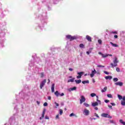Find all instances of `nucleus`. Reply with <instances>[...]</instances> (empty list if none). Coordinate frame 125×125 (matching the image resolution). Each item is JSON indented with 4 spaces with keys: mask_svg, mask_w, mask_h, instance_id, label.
Wrapping results in <instances>:
<instances>
[{
    "mask_svg": "<svg viewBox=\"0 0 125 125\" xmlns=\"http://www.w3.org/2000/svg\"><path fill=\"white\" fill-rule=\"evenodd\" d=\"M48 83H50V80L48 79Z\"/></svg>",
    "mask_w": 125,
    "mask_h": 125,
    "instance_id": "56",
    "label": "nucleus"
},
{
    "mask_svg": "<svg viewBox=\"0 0 125 125\" xmlns=\"http://www.w3.org/2000/svg\"><path fill=\"white\" fill-rule=\"evenodd\" d=\"M42 117H40V120H42Z\"/></svg>",
    "mask_w": 125,
    "mask_h": 125,
    "instance_id": "59",
    "label": "nucleus"
},
{
    "mask_svg": "<svg viewBox=\"0 0 125 125\" xmlns=\"http://www.w3.org/2000/svg\"><path fill=\"white\" fill-rule=\"evenodd\" d=\"M93 83H95V80H93Z\"/></svg>",
    "mask_w": 125,
    "mask_h": 125,
    "instance_id": "58",
    "label": "nucleus"
},
{
    "mask_svg": "<svg viewBox=\"0 0 125 125\" xmlns=\"http://www.w3.org/2000/svg\"><path fill=\"white\" fill-rule=\"evenodd\" d=\"M46 83V79H44L40 83V87L41 89H42V87L44 86V85Z\"/></svg>",
    "mask_w": 125,
    "mask_h": 125,
    "instance_id": "3",
    "label": "nucleus"
},
{
    "mask_svg": "<svg viewBox=\"0 0 125 125\" xmlns=\"http://www.w3.org/2000/svg\"><path fill=\"white\" fill-rule=\"evenodd\" d=\"M56 105L57 107H58V106H59V104L56 103Z\"/></svg>",
    "mask_w": 125,
    "mask_h": 125,
    "instance_id": "54",
    "label": "nucleus"
},
{
    "mask_svg": "<svg viewBox=\"0 0 125 125\" xmlns=\"http://www.w3.org/2000/svg\"><path fill=\"white\" fill-rule=\"evenodd\" d=\"M95 117H97V118H99V116H98V114L97 113H95Z\"/></svg>",
    "mask_w": 125,
    "mask_h": 125,
    "instance_id": "45",
    "label": "nucleus"
},
{
    "mask_svg": "<svg viewBox=\"0 0 125 125\" xmlns=\"http://www.w3.org/2000/svg\"><path fill=\"white\" fill-rule=\"evenodd\" d=\"M37 103L38 104H40V102H39L38 101H37Z\"/></svg>",
    "mask_w": 125,
    "mask_h": 125,
    "instance_id": "61",
    "label": "nucleus"
},
{
    "mask_svg": "<svg viewBox=\"0 0 125 125\" xmlns=\"http://www.w3.org/2000/svg\"><path fill=\"white\" fill-rule=\"evenodd\" d=\"M48 100H51V97L50 96L48 97Z\"/></svg>",
    "mask_w": 125,
    "mask_h": 125,
    "instance_id": "47",
    "label": "nucleus"
},
{
    "mask_svg": "<svg viewBox=\"0 0 125 125\" xmlns=\"http://www.w3.org/2000/svg\"><path fill=\"white\" fill-rule=\"evenodd\" d=\"M75 82L76 83H77V84H79V83H82V80H75Z\"/></svg>",
    "mask_w": 125,
    "mask_h": 125,
    "instance_id": "17",
    "label": "nucleus"
},
{
    "mask_svg": "<svg viewBox=\"0 0 125 125\" xmlns=\"http://www.w3.org/2000/svg\"><path fill=\"white\" fill-rule=\"evenodd\" d=\"M55 95H56L57 96V97H58V96H59V95H60V93H59V92H58V91H56L55 92Z\"/></svg>",
    "mask_w": 125,
    "mask_h": 125,
    "instance_id": "21",
    "label": "nucleus"
},
{
    "mask_svg": "<svg viewBox=\"0 0 125 125\" xmlns=\"http://www.w3.org/2000/svg\"><path fill=\"white\" fill-rule=\"evenodd\" d=\"M80 101V104H83V102H85V98L84 97V96H81Z\"/></svg>",
    "mask_w": 125,
    "mask_h": 125,
    "instance_id": "4",
    "label": "nucleus"
},
{
    "mask_svg": "<svg viewBox=\"0 0 125 125\" xmlns=\"http://www.w3.org/2000/svg\"><path fill=\"white\" fill-rule=\"evenodd\" d=\"M45 120H49V117H48V116H47V115H46L45 116Z\"/></svg>",
    "mask_w": 125,
    "mask_h": 125,
    "instance_id": "40",
    "label": "nucleus"
},
{
    "mask_svg": "<svg viewBox=\"0 0 125 125\" xmlns=\"http://www.w3.org/2000/svg\"><path fill=\"white\" fill-rule=\"evenodd\" d=\"M107 87H104L103 89L102 90V92H105V91H107Z\"/></svg>",
    "mask_w": 125,
    "mask_h": 125,
    "instance_id": "22",
    "label": "nucleus"
},
{
    "mask_svg": "<svg viewBox=\"0 0 125 125\" xmlns=\"http://www.w3.org/2000/svg\"><path fill=\"white\" fill-rule=\"evenodd\" d=\"M94 109H95V110H96V111H97V110H98V107H95Z\"/></svg>",
    "mask_w": 125,
    "mask_h": 125,
    "instance_id": "48",
    "label": "nucleus"
},
{
    "mask_svg": "<svg viewBox=\"0 0 125 125\" xmlns=\"http://www.w3.org/2000/svg\"><path fill=\"white\" fill-rule=\"evenodd\" d=\"M107 97L109 98H113V96H112L111 94H107Z\"/></svg>",
    "mask_w": 125,
    "mask_h": 125,
    "instance_id": "30",
    "label": "nucleus"
},
{
    "mask_svg": "<svg viewBox=\"0 0 125 125\" xmlns=\"http://www.w3.org/2000/svg\"><path fill=\"white\" fill-rule=\"evenodd\" d=\"M86 54H87V55H89V51H87L86 52Z\"/></svg>",
    "mask_w": 125,
    "mask_h": 125,
    "instance_id": "52",
    "label": "nucleus"
},
{
    "mask_svg": "<svg viewBox=\"0 0 125 125\" xmlns=\"http://www.w3.org/2000/svg\"><path fill=\"white\" fill-rule=\"evenodd\" d=\"M92 106H93V107H95V106H98V103L97 102H96L95 103L92 104Z\"/></svg>",
    "mask_w": 125,
    "mask_h": 125,
    "instance_id": "15",
    "label": "nucleus"
},
{
    "mask_svg": "<svg viewBox=\"0 0 125 125\" xmlns=\"http://www.w3.org/2000/svg\"><path fill=\"white\" fill-rule=\"evenodd\" d=\"M84 113L85 116H88L89 115V110L85 109H84Z\"/></svg>",
    "mask_w": 125,
    "mask_h": 125,
    "instance_id": "10",
    "label": "nucleus"
},
{
    "mask_svg": "<svg viewBox=\"0 0 125 125\" xmlns=\"http://www.w3.org/2000/svg\"><path fill=\"white\" fill-rule=\"evenodd\" d=\"M110 123H111V124L113 123H114V121L113 120H111L110 121Z\"/></svg>",
    "mask_w": 125,
    "mask_h": 125,
    "instance_id": "53",
    "label": "nucleus"
},
{
    "mask_svg": "<svg viewBox=\"0 0 125 125\" xmlns=\"http://www.w3.org/2000/svg\"><path fill=\"white\" fill-rule=\"evenodd\" d=\"M90 96H91V97H94V96H96V94L94 93H92L90 94Z\"/></svg>",
    "mask_w": 125,
    "mask_h": 125,
    "instance_id": "26",
    "label": "nucleus"
},
{
    "mask_svg": "<svg viewBox=\"0 0 125 125\" xmlns=\"http://www.w3.org/2000/svg\"><path fill=\"white\" fill-rule=\"evenodd\" d=\"M69 71H73V69L72 68H69Z\"/></svg>",
    "mask_w": 125,
    "mask_h": 125,
    "instance_id": "55",
    "label": "nucleus"
},
{
    "mask_svg": "<svg viewBox=\"0 0 125 125\" xmlns=\"http://www.w3.org/2000/svg\"><path fill=\"white\" fill-rule=\"evenodd\" d=\"M113 63H110L111 68H114V67H117L118 66V63H119V61H118V58L117 57L115 58V60L113 61Z\"/></svg>",
    "mask_w": 125,
    "mask_h": 125,
    "instance_id": "1",
    "label": "nucleus"
},
{
    "mask_svg": "<svg viewBox=\"0 0 125 125\" xmlns=\"http://www.w3.org/2000/svg\"><path fill=\"white\" fill-rule=\"evenodd\" d=\"M118 97L119 100H122V99H123V96H122L120 95H118Z\"/></svg>",
    "mask_w": 125,
    "mask_h": 125,
    "instance_id": "25",
    "label": "nucleus"
},
{
    "mask_svg": "<svg viewBox=\"0 0 125 125\" xmlns=\"http://www.w3.org/2000/svg\"><path fill=\"white\" fill-rule=\"evenodd\" d=\"M102 117H103L104 118H112L111 117H110V115H109V114H106V113H103L101 115Z\"/></svg>",
    "mask_w": 125,
    "mask_h": 125,
    "instance_id": "6",
    "label": "nucleus"
},
{
    "mask_svg": "<svg viewBox=\"0 0 125 125\" xmlns=\"http://www.w3.org/2000/svg\"><path fill=\"white\" fill-rule=\"evenodd\" d=\"M121 105L125 106V96L123 97V100H121Z\"/></svg>",
    "mask_w": 125,
    "mask_h": 125,
    "instance_id": "8",
    "label": "nucleus"
},
{
    "mask_svg": "<svg viewBox=\"0 0 125 125\" xmlns=\"http://www.w3.org/2000/svg\"><path fill=\"white\" fill-rule=\"evenodd\" d=\"M104 78L105 79V80H112V76H105Z\"/></svg>",
    "mask_w": 125,
    "mask_h": 125,
    "instance_id": "14",
    "label": "nucleus"
},
{
    "mask_svg": "<svg viewBox=\"0 0 125 125\" xmlns=\"http://www.w3.org/2000/svg\"><path fill=\"white\" fill-rule=\"evenodd\" d=\"M75 116V117H77V116H76V115H75V114H74V113H72L71 114H70L69 115V117H73V116Z\"/></svg>",
    "mask_w": 125,
    "mask_h": 125,
    "instance_id": "31",
    "label": "nucleus"
},
{
    "mask_svg": "<svg viewBox=\"0 0 125 125\" xmlns=\"http://www.w3.org/2000/svg\"><path fill=\"white\" fill-rule=\"evenodd\" d=\"M43 106H44V107L47 106V103H46V102L44 103L43 104Z\"/></svg>",
    "mask_w": 125,
    "mask_h": 125,
    "instance_id": "41",
    "label": "nucleus"
},
{
    "mask_svg": "<svg viewBox=\"0 0 125 125\" xmlns=\"http://www.w3.org/2000/svg\"><path fill=\"white\" fill-rule=\"evenodd\" d=\"M116 71H117V72H120V68L119 67H117Z\"/></svg>",
    "mask_w": 125,
    "mask_h": 125,
    "instance_id": "44",
    "label": "nucleus"
},
{
    "mask_svg": "<svg viewBox=\"0 0 125 125\" xmlns=\"http://www.w3.org/2000/svg\"><path fill=\"white\" fill-rule=\"evenodd\" d=\"M78 75H79L77 76V79H81L82 78V76H83V72H78Z\"/></svg>",
    "mask_w": 125,
    "mask_h": 125,
    "instance_id": "7",
    "label": "nucleus"
},
{
    "mask_svg": "<svg viewBox=\"0 0 125 125\" xmlns=\"http://www.w3.org/2000/svg\"><path fill=\"white\" fill-rule=\"evenodd\" d=\"M104 102H105V103H108V102H110V101L108 100H104Z\"/></svg>",
    "mask_w": 125,
    "mask_h": 125,
    "instance_id": "39",
    "label": "nucleus"
},
{
    "mask_svg": "<svg viewBox=\"0 0 125 125\" xmlns=\"http://www.w3.org/2000/svg\"><path fill=\"white\" fill-rule=\"evenodd\" d=\"M45 111H46V109H43V111H42V118L43 119V118H44V114H45Z\"/></svg>",
    "mask_w": 125,
    "mask_h": 125,
    "instance_id": "16",
    "label": "nucleus"
},
{
    "mask_svg": "<svg viewBox=\"0 0 125 125\" xmlns=\"http://www.w3.org/2000/svg\"><path fill=\"white\" fill-rule=\"evenodd\" d=\"M92 120H96V118H92Z\"/></svg>",
    "mask_w": 125,
    "mask_h": 125,
    "instance_id": "62",
    "label": "nucleus"
},
{
    "mask_svg": "<svg viewBox=\"0 0 125 125\" xmlns=\"http://www.w3.org/2000/svg\"><path fill=\"white\" fill-rule=\"evenodd\" d=\"M108 56H110L111 57V56H113V55L112 54H107V57Z\"/></svg>",
    "mask_w": 125,
    "mask_h": 125,
    "instance_id": "51",
    "label": "nucleus"
},
{
    "mask_svg": "<svg viewBox=\"0 0 125 125\" xmlns=\"http://www.w3.org/2000/svg\"><path fill=\"white\" fill-rule=\"evenodd\" d=\"M108 107L110 108V109H112V105H108Z\"/></svg>",
    "mask_w": 125,
    "mask_h": 125,
    "instance_id": "50",
    "label": "nucleus"
},
{
    "mask_svg": "<svg viewBox=\"0 0 125 125\" xmlns=\"http://www.w3.org/2000/svg\"><path fill=\"white\" fill-rule=\"evenodd\" d=\"M119 81V79L117 78H115L113 79V82L116 83V82H118Z\"/></svg>",
    "mask_w": 125,
    "mask_h": 125,
    "instance_id": "27",
    "label": "nucleus"
},
{
    "mask_svg": "<svg viewBox=\"0 0 125 125\" xmlns=\"http://www.w3.org/2000/svg\"><path fill=\"white\" fill-rule=\"evenodd\" d=\"M96 73V70H95V69L94 68V70L92 71V72L90 74L91 78H93V77H94V75H95Z\"/></svg>",
    "mask_w": 125,
    "mask_h": 125,
    "instance_id": "5",
    "label": "nucleus"
},
{
    "mask_svg": "<svg viewBox=\"0 0 125 125\" xmlns=\"http://www.w3.org/2000/svg\"><path fill=\"white\" fill-rule=\"evenodd\" d=\"M97 99H98V96H96Z\"/></svg>",
    "mask_w": 125,
    "mask_h": 125,
    "instance_id": "60",
    "label": "nucleus"
},
{
    "mask_svg": "<svg viewBox=\"0 0 125 125\" xmlns=\"http://www.w3.org/2000/svg\"><path fill=\"white\" fill-rule=\"evenodd\" d=\"M104 73L106 75H109V72L106 71H104Z\"/></svg>",
    "mask_w": 125,
    "mask_h": 125,
    "instance_id": "38",
    "label": "nucleus"
},
{
    "mask_svg": "<svg viewBox=\"0 0 125 125\" xmlns=\"http://www.w3.org/2000/svg\"><path fill=\"white\" fill-rule=\"evenodd\" d=\"M59 119V114L56 116V120H58Z\"/></svg>",
    "mask_w": 125,
    "mask_h": 125,
    "instance_id": "37",
    "label": "nucleus"
},
{
    "mask_svg": "<svg viewBox=\"0 0 125 125\" xmlns=\"http://www.w3.org/2000/svg\"><path fill=\"white\" fill-rule=\"evenodd\" d=\"M97 67H98L99 68H101V67H103V68H104V67H105V66L98 65H97Z\"/></svg>",
    "mask_w": 125,
    "mask_h": 125,
    "instance_id": "35",
    "label": "nucleus"
},
{
    "mask_svg": "<svg viewBox=\"0 0 125 125\" xmlns=\"http://www.w3.org/2000/svg\"><path fill=\"white\" fill-rule=\"evenodd\" d=\"M115 84H116V85H119V86H123L124 83H123V82H119L116 83Z\"/></svg>",
    "mask_w": 125,
    "mask_h": 125,
    "instance_id": "11",
    "label": "nucleus"
},
{
    "mask_svg": "<svg viewBox=\"0 0 125 125\" xmlns=\"http://www.w3.org/2000/svg\"><path fill=\"white\" fill-rule=\"evenodd\" d=\"M66 38V39L70 40V41H74V40H77V37L72 36L71 35H67Z\"/></svg>",
    "mask_w": 125,
    "mask_h": 125,
    "instance_id": "2",
    "label": "nucleus"
},
{
    "mask_svg": "<svg viewBox=\"0 0 125 125\" xmlns=\"http://www.w3.org/2000/svg\"><path fill=\"white\" fill-rule=\"evenodd\" d=\"M77 89V87H73L72 88H71V90H76Z\"/></svg>",
    "mask_w": 125,
    "mask_h": 125,
    "instance_id": "33",
    "label": "nucleus"
},
{
    "mask_svg": "<svg viewBox=\"0 0 125 125\" xmlns=\"http://www.w3.org/2000/svg\"><path fill=\"white\" fill-rule=\"evenodd\" d=\"M99 54H100V55H102L103 58H106V57H108L107 54H103L101 52H99Z\"/></svg>",
    "mask_w": 125,
    "mask_h": 125,
    "instance_id": "9",
    "label": "nucleus"
},
{
    "mask_svg": "<svg viewBox=\"0 0 125 125\" xmlns=\"http://www.w3.org/2000/svg\"><path fill=\"white\" fill-rule=\"evenodd\" d=\"M69 79H72V76H69Z\"/></svg>",
    "mask_w": 125,
    "mask_h": 125,
    "instance_id": "57",
    "label": "nucleus"
},
{
    "mask_svg": "<svg viewBox=\"0 0 125 125\" xmlns=\"http://www.w3.org/2000/svg\"><path fill=\"white\" fill-rule=\"evenodd\" d=\"M97 102L99 103V104L101 105V101H100V100H98V99H97Z\"/></svg>",
    "mask_w": 125,
    "mask_h": 125,
    "instance_id": "36",
    "label": "nucleus"
},
{
    "mask_svg": "<svg viewBox=\"0 0 125 125\" xmlns=\"http://www.w3.org/2000/svg\"><path fill=\"white\" fill-rule=\"evenodd\" d=\"M114 39H118V35H114Z\"/></svg>",
    "mask_w": 125,
    "mask_h": 125,
    "instance_id": "49",
    "label": "nucleus"
},
{
    "mask_svg": "<svg viewBox=\"0 0 125 125\" xmlns=\"http://www.w3.org/2000/svg\"><path fill=\"white\" fill-rule=\"evenodd\" d=\"M119 122H120V123L121 124H122V125H125V122H124V121H123L122 119H120V120H119Z\"/></svg>",
    "mask_w": 125,
    "mask_h": 125,
    "instance_id": "24",
    "label": "nucleus"
},
{
    "mask_svg": "<svg viewBox=\"0 0 125 125\" xmlns=\"http://www.w3.org/2000/svg\"><path fill=\"white\" fill-rule=\"evenodd\" d=\"M44 77L43 72L41 73V78H43Z\"/></svg>",
    "mask_w": 125,
    "mask_h": 125,
    "instance_id": "32",
    "label": "nucleus"
},
{
    "mask_svg": "<svg viewBox=\"0 0 125 125\" xmlns=\"http://www.w3.org/2000/svg\"><path fill=\"white\" fill-rule=\"evenodd\" d=\"M82 83H83V84H85V83H89V81L87 80L82 81Z\"/></svg>",
    "mask_w": 125,
    "mask_h": 125,
    "instance_id": "19",
    "label": "nucleus"
},
{
    "mask_svg": "<svg viewBox=\"0 0 125 125\" xmlns=\"http://www.w3.org/2000/svg\"><path fill=\"white\" fill-rule=\"evenodd\" d=\"M111 33V34H118V32H117V31H112Z\"/></svg>",
    "mask_w": 125,
    "mask_h": 125,
    "instance_id": "42",
    "label": "nucleus"
},
{
    "mask_svg": "<svg viewBox=\"0 0 125 125\" xmlns=\"http://www.w3.org/2000/svg\"><path fill=\"white\" fill-rule=\"evenodd\" d=\"M54 87H55V84H52L51 86V91L52 92H54Z\"/></svg>",
    "mask_w": 125,
    "mask_h": 125,
    "instance_id": "20",
    "label": "nucleus"
},
{
    "mask_svg": "<svg viewBox=\"0 0 125 125\" xmlns=\"http://www.w3.org/2000/svg\"><path fill=\"white\" fill-rule=\"evenodd\" d=\"M110 104L112 105V106H116V104L114 103H111Z\"/></svg>",
    "mask_w": 125,
    "mask_h": 125,
    "instance_id": "43",
    "label": "nucleus"
},
{
    "mask_svg": "<svg viewBox=\"0 0 125 125\" xmlns=\"http://www.w3.org/2000/svg\"><path fill=\"white\" fill-rule=\"evenodd\" d=\"M110 43L112 45V46H114V47H119V45L114 43L112 42H110Z\"/></svg>",
    "mask_w": 125,
    "mask_h": 125,
    "instance_id": "13",
    "label": "nucleus"
},
{
    "mask_svg": "<svg viewBox=\"0 0 125 125\" xmlns=\"http://www.w3.org/2000/svg\"><path fill=\"white\" fill-rule=\"evenodd\" d=\"M74 81H75V78H72L71 79H69L68 80V83H74Z\"/></svg>",
    "mask_w": 125,
    "mask_h": 125,
    "instance_id": "18",
    "label": "nucleus"
},
{
    "mask_svg": "<svg viewBox=\"0 0 125 125\" xmlns=\"http://www.w3.org/2000/svg\"><path fill=\"white\" fill-rule=\"evenodd\" d=\"M98 43H99V44H102V40H99L98 41Z\"/></svg>",
    "mask_w": 125,
    "mask_h": 125,
    "instance_id": "29",
    "label": "nucleus"
},
{
    "mask_svg": "<svg viewBox=\"0 0 125 125\" xmlns=\"http://www.w3.org/2000/svg\"><path fill=\"white\" fill-rule=\"evenodd\" d=\"M86 39L88 42H92L91 37H90V36L87 35L86 36Z\"/></svg>",
    "mask_w": 125,
    "mask_h": 125,
    "instance_id": "12",
    "label": "nucleus"
},
{
    "mask_svg": "<svg viewBox=\"0 0 125 125\" xmlns=\"http://www.w3.org/2000/svg\"><path fill=\"white\" fill-rule=\"evenodd\" d=\"M83 105H85V107H89V104H86V103H84Z\"/></svg>",
    "mask_w": 125,
    "mask_h": 125,
    "instance_id": "28",
    "label": "nucleus"
},
{
    "mask_svg": "<svg viewBox=\"0 0 125 125\" xmlns=\"http://www.w3.org/2000/svg\"><path fill=\"white\" fill-rule=\"evenodd\" d=\"M79 46L81 48H84V45L83 43L80 44Z\"/></svg>",
    "mask_w": 125,
    "mask_h": 125,
    "instance_id": "23",
    "label": "nucleus"
},
{
    "mask_svg": "<svg viewBox=\"0 0 125 125\" xmlns=\"http://www.w3.org/2000/svg\"><path fill=\"white\" fill-rule=\"evenodd\" d=\"M60 96H64V93H62L61 94H60Z\"/></svg>",
    "mask_w": 125,
    "mask_h": 125,
    "instance_id": "46",
    "label": "nucleus"
},
{
    "mask_svg": "<svg viewBox=\"0 0 125 125\" xmlns=\"http://www.w3.org/2000/svg\"><path fill=\"white\" fill-rule=\"evenodd\" d=\"M63 114V110L62 109H60V115H62Z\"/></svg>",
    "mask_w": 125,
    "mask_h": 125,
    "instance_id": "34",
    "label": "nucleus"
}]
</instances>
